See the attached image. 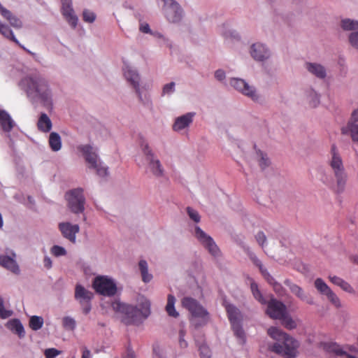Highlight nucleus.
Returning <instances> with one entry per match:
<instances>
[{"mask_svg": "<svg viewBox=\"0 0 358 358\" xmlns=\"http://www.w3.org/2000/svg\"><path fill=\"white\" fill-rule=\"evenodd\" d=\"M267 333L273 339L282 341V344L275 343L269 345L268 349L270 351L285 358H295L297 356V349L299 344L296 340L275 327H270Z\"/></svg>", "mask_w": 358, "mask_h": 358, "instance_id": "1", "label": "nucleus"}, {"mask_svg": "<svg viewBox=\"0 0 358 358\" xmlns=\"http://www.w3.org/2000/svg\"><path fill=\"white\" fill-rule=\"evenodd\" d=\"M331 155L329 164L336 178V184L333 187V190L337 194H341L345 191L348 175L345 171L341 157L334 144L331 145Z\"/></svg>", "mask_w": 358, "mask_h": 358, "instance_id": "2", "label": "nucleus"}, {"mask_svg": "<svg viewBox=\"0 0 358 358\" xmlns=\"http://www.w3.org/2000/svg\"><path fill=\"white\" fill-rule=\"evenodd\" d=\"M181 303L182 306L189 312L190 322L196 328L208 323L210 318L209 313L197 300L187 296L182 299Z\"/></svg>", "mask_w": 358, "mask_h": 358, "instance_id": "3", "label": "nucleus"}, {"mask_svg": "<svg viewBox=\"0 0 358 358\" xmlns=\"http://www.w3.org/2000/svg\"><path fill=\"white\" fill-rule=\"evenodd\" d=\"M27 93L38 96L45 107H52L50 91L45 79L30 78L27 83Z\"/></svg>", "mask_w": 358, "mask_h": 358, "instance_id": "4", "label": "nucleus"}, {"mask_svg": "<svg viewBox=\"0 0 358 358\" xmlns=\"http://www.w3.org/2000/svg\"><path fill=\"white\" fill-rule=\"evenodd\" d=\"M141 147L147 162V170L157 178L163 176L164 168L148 144L147 143H142Z\"/></svg>", "mask_w": 358, "mask_h": 358, "instance_id": "5", "label": "nucleus"}, {"mask_svg": "<svg viewBox=\"0 0 358 358\" xmlns=\"http://www.w3.org/2000/svg\"><path fill=\"white\" fill-rule=\"evenodd\" d=\"M92 286L96 293L105 296H113L117 292L116 284L107 276L95 278Z\"/></svg>", "mask_w": 358, "mask_h": 358, "instance_id": "6", "label": "nucleus"}, {"mask_svg": "<svg viewBox=\"0 0 358 358\" xmlns=\"http://www.w3.org/2000/svg\"><path fill=\"white\" fill-rule=\"evenodd\" d=\"M66 198L68 201V206L73 213H80L84 211L85 199L82 188H77L68 192L66 194Z\"/></svg>", "mask_w": 358, "mask_h": 358, "instance_id": "7", "label": "nucleus"}, {"mask_svg": "<svg viewBox=\"0 0 358 358\" xmlns=\"http://www.w3.org/2000/svg\"><path fill=\"white\" fill-rule=\"evenodd\" d=\"M74 297L79 303L83 313L85 315H87L92 309L91 301L94 297V294L81 285H76Z\"/></svg>", "mask_w": 358, "mask_h": 358, "instance_id": "8", "label": "nucleus"}, {"mask_svg": "<svg viewBox=\"0 0 358 358\" xmlns=\"http://www.w3.org/2000/svg\"><path fill=\"white\" fill-rule=\"evenodd\" d=\"M195 236L211 255L213 257L220 255V250L213 238L206 234L199 227H195Z\"/></svg>", "mask_w": 358, "mask_h": 358, "instance_id": "9", "label": "nucleus"}, {"mask_svg": "<svg viewBox=\"0 0 358 358\" xmlns=\"http://www.w3.org/2000/svg\"><path fill=\"white\" fill-rule=\"evenodd\" d=\"M112 308L115 311L124 314L128 319L127 323L134 322L141 314L140 310L136 307L118 301L112 303Z\"/></svg>", "mask_w": 358, "mask_h": 358, "instance_id": "10", "label": "nucleus"}, {"mask_svg": "<svg viewBox=\"0 0 358 358\" xmlns=\"http://www.w3.org/2000/svg\"><path fill=\"white\" fill-rule=\"evenodd\" d=\"M266 303V313L272 319L280 320L287 312L286 306L275 299H271Z\"/></svg>", "mask_w": 358, "mask_h": 358, "instance_id": "11", "label": "nucleus"}, {"mask_svg": "<svg viewBox=\"0 0 358 358\" xmlns=\"http://www.w3.org/2000/svg\"><path fill=\"white\" fill-rule=\"evenodd\" d=\"M164 13L171 22H178L182 18V10L178 3L173 0H164Z\"/></svg>", "mask_w": 358, "mask_h": 358, "instance_id": "12", "label": "nucleus"}, {"mask_svg": "<svg viewBox=\"0 0 358 358\" xmlns=\"http://www.w3.org/2000/svg\"><path fill=\"white\" fill-rule=\"evenodd\" d=\"M230 85L237 90L241 92L243 94L250 97L252 100L257 99V95L255 90L248 85L244 80L238 78H232L230 80Z\"/></svg>", "mask_w": 358, "mask_h": 358, "instance_id": "13", "label": "nucleus"}, {"mask_svg": "<svg viewBox=\"0 0 358 358\" xmlns=\"http://www.w3.org/2000/svg\"><path fill=\"white\" fill-rule=\"evenodd\" d=\"M78 150L82 152L85 159L89 164L90 168H96L98 155L94 148L90 145H81L78 146Z\"/></svg>", "mask_w": 358, "mask_h": 358, "instance_id": "14", "label": "nucleus"}, {"mask_svg": "<svg viewBox=\"0 0 358 358\" xmlns=\"http://www.w3.org/2000/svg\"><path fill=\"white\" fill-rule=\"evenodd\" d=\"M61 1L62 15L69 24H71L73 28H75L77 25L78 17L74 14L71 0H61Z\"/></svg>", "mask_w": 358, "mask_h": 358, "instance_id": "15", "label": "nucleus"}, {"mask_svg": "<svg viewBox=\"0 0 358 358\" xmlns=\"http://www.w3.org/2000/svg\"><path fill=\"white\" fill-rule=\"evenodd\" d=\"M123 71L124 77L136 90V92L138 94L139 100L143 102L139 88L140 78L138 74L136 73L135 70L132 69L131 67L129 66H126L124 68Z\"/></svg>", "mask_w": 358, "mask_h": 358, "instance_id": "16", "label": "nucleus"}, {"mask_svg": "<svg viewBox=\"0 0 358 358\" xmlns=\"http://www.w3.org/2000/svg\"><path fill=\"white\" fill-rule=\"evenodd\" d=\"M59 228L64 237L73 243L76 242V234L80 229L78 224H71L69 222L60 223Z\"/></svg>", "mask_w": 358, "mask_h": 358, "instance_id": "17", "label": "nucleus"}, {"mask_svg": "<svg viewBox=\"0 0 358 358\" xmlns=\"http://www.w3.org/2000/svg\"><path fill=\"white\" fill-rule=\"evenodd\" d=\"M285 285L287 286L291 292L294 294L297 298L301 301H306L307 303L312 305L313 304V300L311 298H308L307 294L304 292L302 287L292 282L289 280H286L284 282Z\"/></svg>", "mask_w": 358, "mask_h": 358, "instance_id": "18", "label": "nucleus"}, {"mask_svg": "<svg viewBox=\"0 0 358 358\" xmlns=\"http://www.w3.org/2000/svg\"><path fill=\"white\" fill-rule=\"evenodd\" d=\"M194 116V113H187L177 117L173 125V130L178 131L189 127L193 121Z\"/></svg>", "mask_w": 358, "mask_h": 358, "instance_id": "19", "label": "nucleus"}, {"mask_svg": "<svg viewBox=\"0 0 358 358\" xmlns=\"http://www.w3.org/2000/svg\"><path fill=\"white\" fill-rule=\"evenodd\" d=\"M250 54L255 60L259 61H263L269 57L268 51L261 43L253 44L251 46Z\"/></svg>", "mask_w": 358, "mask_h": 358, "instance_id": "20", "label": "nucleus"}, {"mask_svg": "<svg viewBox=\"0 0 358 358\" xmlns=\"http://www.w3.org/2000/svg\"><path fill=\"white\" fill-rule=\"evenodd\" d=\"M0 15L5 18L10 24L14 28H21L22 27V21L14 15L9 10L4 8L0 3Z\"/></svg>", "mask_w": 358, "mask_h": 358, "instance_id": "21", "label": "nucleus"}, {"mask_svg": "<svg viewBox=\"0 0 358 358\" xmlns=\"http://www.w3.org/2000/svg\"><path fill=\"white\" fill-rule=\"evenodd\" d=\"M0 125L6 132H10L15 126V122L10 115L4 110H0Z\"/></svg>", "mask_w": 358, "mask_h": 358, "instance_id": "22", "label": "nucleus"}, {"mask_svg": "<svg viewBox=\"0 0 358 358\" xmlns=\"http://www.w3.org/2000/svg\"><path fill=\"white\" fill-rule=\"evenodd\" d=\"M0 265L9 269L14 273H19V266L16 262L10 257L1 255L0 256Z\"/></svg>", "mask_w": 358, "mask_h": 358, "instance_id": "23", "label": "nucleus"}, {"mask_svg": "<svg viewBox=\"0 0 358 358\" xmlns=\"http://www.w3.org/2000/svg\"><path fill=\"white\" fill-rule=\"evenodd\" d=\"M0 33L7 39L14 42L15 44H17L20 48L25 50V48L20 43L18 40L15 38V36L13 34V31L10 29V28L8 27V25L3 23L0 20Z\"/></svg>", "mask_w": 358, "mask_h": 358, "instance_id": "24", "label": "nucleus"}, {"mask_svg": "<svg viewBox=\"0 0 358 358\" xmlns=\"http://www.w3.org/2000/svg\"><path fill=\"white\" fill-rule=\"evenodd\" d=\"M226 310L231 324L238 323L241 322V314L240 310L233 305L227 304Z\"/></svg>", "mask_w": 358, "mask_h": 358, "instance_id": "25", "label": "nucleus"}, {"mask_svg": "<svg viewBox=\"0 0 358 358\" xmlns=\"http://www.w3.org/2000/svg\"><path fill=\"white\" fill-rule=\"evenodd\" d=\"M329 279L333 284L340 287L343 290L348 293L355 292V290L352 288V287L348 282L345 281L341 278L336 275H329Z\"/></svg>", "mask_w": 358, "mask_h": 358, "instance_id": "26", "label": "nucleus"}, {"mask_svg": "<svg viewBox=\"0 0 358 358\" xmlns=\"http://www.w3.org/2000/svg\"><path fill=\"white\" fill-rule=\"evenodd\" d=\"M37 127L38 130L43 132L46 133L51 130L52 122L45 113H41L37 123Z\"/></svg>", "mask_w": 358, "mask_h": 358, "instance_id": "27", "label": "nucleus"}, {"mask_svg": "<svg viewBox=\"0 0 358 358\" xmlns=\"http://www.w3.org/2000/svg\"><path fill=\"white\" fill-rule=\"evenodd\" d=\"M306 69L310 73L319 78H324L326 76V71L324 68L320 64L315 63H307Z\"/></svg>", "mask_w": 358, "mask_h": 358, "instance_id": "28", "label": "nucleus"}, {"mask_svg": "<svg viewBox=\"0 0 358 358\" xmlns=\"http://www.w3.org/2000/svg\"><path fill=\"white\" fill-rule=\"evenodd\" d=\"M49 145L52 150L57 152L61 149L62 141L59 135L56 132H52L49 137Z\"/></svg>", "mask_w": 358, "mask_h": 358, "instance_id": "29", "label": "nucleus"}, {"mask_svg": "<svg viewBox=\"0 0 358 358\" xmlns=\"http://www.w3.org/2000/svg\"><path fill=\"white\" fill-rule=\"evenodd\" d=\"M175 296L172 294H169L167 298V304L166 306V310L169 316L177 317H178L179 314L175 309Z\"/></svg>", "mask_w": 358, "mask_h": 358, "instance_id": "30", "label": "nucleus"}, {"mask_svg": "<svg viewBox=\"0 0 358 358\" xmlns=\"http://www.w3.org/2000/svg\"><path fill=\"white\" fill-rule=\"evenodd\" d=\"M342 134H345L350 131L351 137L353 141L358 142V124L349 122L346 127H343Z\"/></svg>", "mask_w": 358, "mask_h": 358, "instance_id": "31", "label": "nucleus"}, {"mask_svg": "<svg viewBox=\"0 0 358 358\" xmlns=\"http://www.w3.org/2000/svg\"><path fill=\"white\" fill-rule=\"evenodd\" d=\"M315 289L322 295H326L331 290L327 284L320 278H316L314 282Z\"/></svg>", "mask_w": 358, "mask_h": 358, "instance_id": "32", "label": "nucleus"}, {"mask_svg": "<svg viewBox=\"0 0 358 358\" xmlns=\"http://www.w3.org/2000/svg\"><path fill=\"white\" fill-rule=\"evenodd\" d=\"M139 268L142 275V280L145 282H150L152 275L148 273V264L145 260H141L138 264Z\"/></svg>", "mask_w": 358, "mask_h": 358, "instance_id": "33", "label": "nucleus"}, {"mask_svg": "<svg viewBox=\"0 0 358 358\" xmlns=\"http://www.w3.org/2000/svg\"><path fill=\"white\" fill-rule=\"evenodd\" d=\"M250 289H251V291L252 292V294H253L254 297L259 302H260L262 304H266V301L265 300V299L262 296L261 292L259 291V289L258 288V285H257V284L256 282H251Z\"/></svg>", "mask_w": 358, "mask_h": 358, "instance_id": "34", "label": "nucleus"}, {"mask_svg": "<svg viewBox=\"0 0 358 358\" xmlns=\"http://www.w3.org/2000/svg\"><path fill=\"white\" fill-rule=\"evenodd\" d=\"M43 324V319L39 316H32L29 320V327L34 331L40 329Z\"/></svg>", "mask_w": 358, "mask_h": 358, "instance_id": "35", "label": "nucleus"}, {"mask_svg": "<svg viewBox=\"0 0 358 358\" xmlns=\"http://www.w3.org/2000/svg\"><path fill=\"white\" fill-rule=\"evenodd\" d=\"M280 320L282 321V325L288 329H294L297 327L296 321L294 320L287 313Z\"/></svg>", "mask_w": 358, "mask_h": 358, "instance_id": "36", "label": "nucleus"}, {"mask_svg": "<svg viewBox=\"0 0 358 358\" xmlns=\"http://www.w3.org/2000/svg\"><path fill=\"white\" fill-rule=\"evenodd\" d=\"M232 329L234 331V335L241 340V342L242 343H244L245 341V333L243 330L240 322L238 323H234L231 324Z\"/></svg>", "mask_w": 358, "mask_h": 358, "instance_id": "37", "label": "nucleus"}, {"mask_svg": "<svg viewBox=\"0 0 358 358\" xmlns=\"http://www.w3.org/2000/svg\"><path fill=\"white\" fill-rule=\"evenodd\" d=\"M329 301L336 308L341 307V302L339 297L332 290L325 295Z\"/></svg>", "mask_w": 358, "mask_h": 358, "instance_id": "38", "label": "nucleus"}, {"mask_svg": "<svg viewBox=\"0 0 358 358\" xmlns=\"http://www.w3.org/2000/svg\"><path fill=\"white\" fill-rule=\"evenodd\" d=\"M62 324L64 329L69 330H74L76 326L75 320L68 316L62 319Z\"/></svg>", "mask_w": 358, "mask_h": 358, "instance_id": "39", "label": "nucleus"}, {"mask_svg": "<svg viewBox=\"0 0 358 358\" xmlns=\"http://www.w3.org/2000/svg\"><path fill=\"white\" fill-rule=\"evenodd\" d=\"M341 26L345 30H353L358 28V22L346 19L342 20Z\"/></svg>", "mask_w": 358, "mask_h": 358, "instance_id": "40", "label": "nucleus"}, {"mask_svg": "<svg viewBox=\"0 0 358 358\" xmlns=\"http://www.w3.org/2000/svg\"><path fill=\"white\" fill-rule=\"evenodd\" d=\"M258 156L260 157L259 159V164L262 169L268 167L270 164L269 159L267 157L266 154H264L262 151L257 152Z\"/></svg>", "mask_w": 358, "mask_h": 358, "instance_id": "41", "label": "nucleus"}, {"mask_svg": "<svg viewBox=\"0 0 358 358\" xmlns=\"http://www.w3.org/2000/svg\"><path fill=\"white\" fill-rule=\"evenodd\" d=\"M12 328L15 329V332L21 337L24 334V327L21 322L17 320H14L11 322Z\"/></svg>", "mask_w": 358, "mask_h": 358, "instance_id": "42", "label": "nucleus"}, {"mask_svg": "<svg viewBox=\"0 0 358 358\" xmlns=\"http://www.w3.org/2000/svg\"><path fill=\"white\" fill-rule=\"evenodd\" d=\"M200 357L201 358H210L211 352L210 348L206 344H201L199 346Z\"/></svg>", "mask_w": 358, "mask_h": 358, "instance_id": "43", "label": "nucleus"}, {"mask_svg": "<svg viewBox=\"0 0 358 358\" xmlns=\"http://www.w3.org/2000/svg\"><path fill=\"white\" fill-rule=\"evenodd\" d=\"M83 20L87 22L92 23L95 20V14L91 11L85 10L83 13Z\"/></svg>", "mask_w": 358, "mask_h": 358, "instance_id": "44", "label": "nucleus"}, {"mask_svg": "<svg viewBox=\"0 0 358 358\" xmlns=\"http://www.w3.org/2000/svg\"><path fill=\"white\" fill-rule=\"evenodd\" d=\"M187 212L189 217L195 222H199L200 221V215L196 210L190 207H187Z\"/></svg>", "mask_w": 358, "mask_h": 358, "instance_id": "45", "label": "nucleus"}, {"mask_svg": "<svg viewBox=\"0 0 358 358\" xmlns=\"http://www.w3.org/2000/svg\"><path fill=\"white\" fill-rule=\"evenodd\" d=\"M51 252L55 257L63 256L66 253V250L59 245H54L51 249Z\"/></svg>", "mask_w": 358, "mask_h": 358, "instance_id": "46", "label": "nucleus"}, {"mask_svg": "<svg viewBox=\"0 0 358 358\" xmlns=\"http://www.w3.org/2000/svg\"><path fill=\"white\" fill-rule=\"evenodd\" d=\"M350 44L358 49V31L352 32L349 36Z\"/></svg>", "mask_w": 358, "mask_h": 358, "instance_id": "47", "label": "nucleus"}, {"mask_svg": "<svg viewBox=\"0 0 358 358\" xmlns=\"http://www.w3.org/2000/svg\"><path fill=\"white\" fill-rule=\"evenodd\" d=\"M44 354L46 358H55L56 356L60 354V351L55 348H49L45 350Z\"/></svg>", "mask_w": 358, "mask_h": 358, "instance_id": "48", "label": "nucleus"}, {"mask_svg": "<svg viewBox=\"0 0 358 358\" xmlns=\"http://www.w3.org/2000/svg\"><path fill=\"white\" fill-rule=\"evenodd\" d=\"M174 87H175L174 82H171L170 83L166 84L163 87L162 94H171V92H173L174 91Z\"/></svg>", "mask_w": 358, "mask_h": 358, "instance_id": "49", "label": "nucleus"}, {"mask_svg": "<svg viewBox=\"0 0 358 358\" xmlns=\"http://www.w3.org/2000/svg\"><path fill=\"white\" fill-rule=\"evenodd\" d=\"M96 170V173L99 176L103 177L108 175V169L105 166H101L100 164H97V167L94 168Z\"/></svg>", "mask_w": 358, "mask_h": 358, "instance_id": "50", "label": "nucleus"}, {"mask_svg": "<svg viewBox=\"0 0 358 358\" xmlns=\"http://www.w3.org/2000/svg\"><path fill=\"white\" fill-rule=\"evenodd\" d=\"M255 238L257 241V243L263 246L264 243L266 241V237L264 232L259 231L257 235L255 236Z\"/></svg>", "mask_w": 358, "mask_h": 358, "instance_id": "51", "label": "nucleus"}, {"mask_svg": "<svg viewBox=\"0 0 358 358\" xmlns=\"http://www.w3.org/2000/svg\"><path fill=\"white\" fill-rule=\"evenodd\" d=\"M272 286L275 293L278 294L279 296H282L284 294L285 289L281 285V284L275 282H273V285Z\"/></svg>", "mask_w": 358, "mask_h": 358, "instance_id": "52", "label": "nucleus"}, {"mask_svg": "<svg viewBox=\"0 0 358 358\" xmlns=\"http://www.w3.org/2000/svg\"><path fill=\"white\" fill-rule=\"evenodd\" d=\"M13 314V311L6 310L4 306L0 308V317L1 319H6L10 317Z\"/></svg>", "mask_w": 358, "mask_h": 358, "instance_id": "53", "label": "nucleus"}, {"mask_svg": "<svg viewBox=\"0 0 358 358\" xmlns=\"http://www.w3.org/2000/svg\"><path fill=\"white\" fill-rule=\"evenodd\" d=\"M179 335H180L179 343H180V347L183 348H187V343L184 339L185 331L183 330H180V332H179Z\"/></svg>", "mask_w": 358, "mask_h": 358, "instance_id": "54", "label": "nucleus"}, {"mask_svg": "<svg viewBox=\"0 0 358 358\" xmlns=\"http://www.w3.org/2000/svg\"><path fill=\"white\" fill-rule=\"evenodd\" d=\"M215 77L218 80H222L225 78V73L222 70H217L215 73Z\"/></svg>", "mask_w": 358, "mask_h": 358, "instance_id": "55", "label": "nucleus"}, {"mask_svg": "<svg viewBox=\"0 0 358 358\" xmlns=\"http://www.w3.org/2000/svg\"><path fill=\"white\" fill-rule=\"evenodd\" d=\"M140 31L143 33L148 34L150 32V26L148 24H141L140 26Z\"/></svg>", "mask_w": 358, "mask_h": 358, "instance_id": "56", "label": "nucleus"}, {"mask_svg": "<svg viewBox=\"0 0 358 358\" xmlns=\"http://www.w3.org/2000/svg\"><path fill=\"white\" fill-rule=\"evenodd\" d=\"M319 96L315 94L310 103L312 107H316L319 104Z\"/></svg>", "mask_w": 358, "mask_h": 358, "instance_id": "57", "label": "nucleus"}, {"mask_svg": "<svg viewBox=\"0 0 358 358\" xmlns=\"http://www.w3.org/2000/svg\"><path fill=\"white\" fill-rule=\"evenodd\" d=\"M91 357V352L90 351L87 349L86 348H84L83 350V355L82 358H90Z\"/></svg>", "mask_w": 358, "mask_h": 358, "instance_id": "58", "label": "nucleus"}, {"mask_svg": "<svg viewBox=\"0 0 358 358\" xmlns=\"http://www.w3.org/2000/svg\"><path fill=\"white\" fill-rule=\"evenodd\" d=\"M266 276L264 278L266 281L271 284V285H273V282H275L276 281L275 280V279L270 275V273H266Z\"/></svg>", "mask_w": 358, "mask_h": 358, "instance_id": "59", "label": "nucleus"}, {"mask_svg": "<svg viewBox=\"0 0 358 358\" xmlns=\"http://www.w3.org/2000/svg\"><path fill=\"white\" fill-rule=\"evenodd\" d=\"M44 265L46 268H50L52 266V262L50 258L45 257L44 259Z\"/></svg>", "mask_w": 358, "mask_h": 358, "instance_id": "60", "label": "nucleus"}, {"mask_svg": "<svg viewBox=\"0 0 358 358\" xmlns=\"http://www.w3.org/2000/svg\"><path fill=\"white\" fill-rule=\"evenodd\" d=\"M351 118L355 122L358 121V109L357 110H355L353 111V113H352V117Z\"/></svg>", "mask_w": 358, "mask_h": 358, "instance_id": "61", "label": "nucleus"}, {"mask_svg": "<svg viewBox=\"0 0 358 358\" xmlns=\"http://www.w3.org/2000/svg\"><path fill=\"white\" fill-rule=\"evenodd\" d=\"M252 261L254 264L258 267L263 266L261 261L258 259L256 257H252Z\"/></svg>", "mask_w": 358, "mask_h": 358, "instance_id": "62", "label": "nucleus"}, {"mask_svg": "<svg viewBox=\"0 0 358 358\" xmlns=\"http://www.w3.org/2000/svg\"><path fill=\"white\" fill-rule=\"evenodd\" d=\"M260 272L263 275V276L265 278L267 275L266 273H269L266 268L263 267V266L259 267Z\"/></svg>", "mask_w": 358, "mask_h": 358, "instance_id": "63", "label": "nucleus"}, {"mask_svg": "<svg viewBox=\"0 0 358 358\" xmlns=\"http://www.w3.org/2000/svg\"><path fill=\"white\" fill-rule=\"evenodd\" d=\"M352 260L353 261V262L356 263L358 264V256H354L352 257Z\"/></svg>", "mask_w": 358, "mask_h": 358, "instance_id": "64", "label": "nucleus"}]
</instances>
